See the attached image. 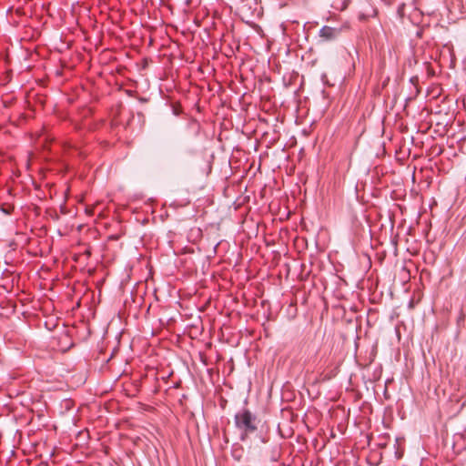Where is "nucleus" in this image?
<instances>
[{
  "label": "nucleus",
  "mask_w": 466,
  "mask_h": 466,
  "mask_svg": "<svg viewBox=\"0 0 466 466\" xmlns=\"http://www.w3.org/2000/svg\"><path fill=\"white\" fill-rule=\"evenodd\" d=\"M235 423L244 434L252 433L257 430V418L248 410H242L235 415Z\"/></svg>",
  "instance_id": "1"
},
{
  "label": "nucleus",
  "mask_w": 466,
  "mask_h": 466,
  "mask_svg": "<svg viewBox=\"0 0 466 466\" xmlns=\"http://www.w3.org/2000/svg\"><path fill=\"white\" fill-rule=\"evenodd\" d=\"M342 27L335 28L328 25H324L319 30V37L325 41H331L336 39L341 33Z\"/></svg>",
  "instance_id": "2"
}]
</instances>
